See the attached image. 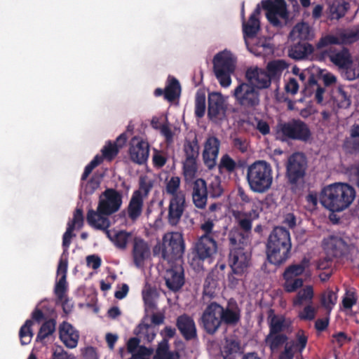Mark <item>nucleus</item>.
<instances>
[{
  "label": "nucleus",
  "instance_id": "11",
  "mask_svg": "<svg viewBox=\"0 0 359 359\" xmlns=\"http://www.w3.org/2000/svg\"><path fill=\"white\" fill-rule=\"evenodd\" d=\"M271 83V80L265 70L257 67L255 69L248 67V95L256 93L255 98L248 97V106H255L259 103L258 93L256 90L268 88Z\"/></svg>",
  "mask_w": 359,
  "mask_h": 359
},
{
  "label": "nucleus",
  "instance_id": "55",
  "mask_svg": "<svg viewBox=\"0 0 359 359\" xmlns=\"http://www.w3.org/2000/svg\"><path fill=\"white\" fill-rule=\"evenodd\" d=\"M101 151L102 154L101 156L103 157V159L111 161L117 156L119 150L117 145L109 141L102 149Z\"/></svg>",
  "mask_w": 359,
  "mask_h": 359
},
{
  "label": "nucleus",
  "instance_id": "35",
  "mask_svg": "<svg viewBox=\"0 0 359 359\" xmlns=\"http://www.w3.org/2000/svg\"><path fill=\"white\" fill-rule=\"evenodd\" d=\"M344 147L351 154H359V124L351 126L350 137L345 140Z\"/></svg>",
  "mask_w": 359,
  "mask_h": 359
},
{
  "label": "nucleus",
  "instance_id": "51",
  "mask_svg": "<svg viewBox=\"0 0 359 359\" xmlns=\"http://www.w3.org/2000/svg\"><path fill=\"white\" fill-rule=\"evenodd\" d=\"M67 283L65 276H60L59 280L56 283L54 292L57 302H62L67 297Z\"/></svg>",
  "mask_w": 359,
  "mask_h": 359
},
{
  "label": "nucleus",
  "instance_id": "58",
  "mask_svg": "<svg viewBox=\"0 0 359 359\" xmlns=\"http://www.w3.org/2000/svg\"><path fill=\"white\" fill-rule=\"evenodd\" d=\"M197 172L196 160L186 159L183 163V172L187 178L192 179Z\"/></svg>",
  "mask_w": 359,
  "mask_h": 359
},
{
  "label": "nucleus",
  "instance_id": "26",
  "mask_svg": "<svg viewBox=\"0 0 359 359\" xmlns=\"http://www.w3.org/2000/svg\"><path fill=\"white\" fill-rule=\"evenodd\" d=\"M177 327L186 341L197 338L195 323L189 316H179L177 319Z\"/></svg>",
  "mask_w": 359,
  "mask_h": 359
},
{
  "label": "nucleus",
  "instance_id": "14",
  "mask_svg": "<svg viewBox=\"0 0 359 359\" xmlns=\"http://www.w3.org/2000/svg\"><path fill=\"white\" fill-rule=\"evenodd\" d=\"M322 247L325 255L332 258L344 257L352 250V245L348 244L341 236L334 234L323 238Z\"/></svg>",
  "mask_w": 359,
  "mask_h": 359
},
{
  "label": "nucleus",
  "instance_id": "57",
  "mask_svg": "<svg viewBox=\"0 0 359 359\" xmlns=\"http://www.w3.org/2000/svg\"><path fill=\"white\" fill-rule=\"evenodd\" d=\"M285 280L284 283V289L287 292H292L303 285V280L300 278L295 277H283Z\"/></svg>",
  "mask_w": 359,
  "mask_h": 359
},
{
  "label": "nucleus",
  "instance_id": "47",
  "mask_svg": "<svg viewBox=\"0 0 359 359\" xmlns=\"http://www.w3.org/2000/svg\"><path fill=\"white\" fill-rule=\"evenodd\" d=\"M287 339V337L284 334L270 332L266 338V342L269 346L271 351L274 352L276 351L281 345L285 344Z\"/></svg>",
  "mask_w": 359,
  "mask_h": 359
},
{
  "label": "nucleus",
  "instance_id": "30",
  "mask_svg": "<svg viewBox=\"0 0 359 359\" xmlns=\"http://www.w3.org/2000/svg\"><path fill=\"white\" fill-rule=\"evenodd\" d=\"M297 343L290 341L285 344L284 351L281 352L279 359H293L297 348L301 352L305 348L307 342V337L303 332L297 334Z\"/></svg>",
  "mask_w": 359,
  "mask_h": 359
},
{
  "label": "nucleus",
  "instance_id": "15",
  "mask_svg": "<svg viewBox=\"0 0 359 359\" xmlns=\"http://www.w3.org/2000/svg\"><path fill=\"white\" fill-rule=\"evenodd\" d=\"M233 96L236 100L232 110L233 117L239 126H243L247 118V83L238 85L234 90Z\"/></svg>",
  "mask_w": 359,
  "mask_h": 359
},
{
  "label": "nucleus",
  "instance_id": "36",
  "mask_svg": "<svg viewBox=\"0 0 359 359\" xmlns=\"http://www.w3.org/2000/svg\"><path fill=\"white\" fill-rule=\"evenodd\" d=\"M199 144L197 135H195L192 140L186 139L183 145V151L186 159L197 160L199 156Z\"/></svg>",
  "mask_w": 359,
  "mask_h": 359
},
{
  "label": "nucleus",
  "instance_id": "16",
  "mask_svg": "<svg viewBox=\"0 0 359 359\" xmlns=\"http://www.w3.org/2000/svg\"><path fill=\"white\" fill-rule=\"evenodd\" d=\"M130 159L134 163H145L149 155V144L139 137H133L130 142L128 150Z\"/></svg>",
  "mask_w": 359,
  "mask_h": 359
},
{
  "label": "nucleus",
  "instance_id": "44",
  "mask_svg": "<svg viewBox=\"0 0 359 359\" xmlns=\"http://www.w3.org/2000/svg\"><path fill=\"white\" fill-rule=\"evenodd\" d=\"M337 300V294L331 290H325L320 296V304L329 314Z\"/></svg>",
  "mask_w": 359,
  "mask_h": 359
},
{
  "label": "nucleus",
  "instance_id": "29",
  "mask_svg": "<svg viewBox=\"0 0 359 359\" xmlns=\"http://www.w3.org/2000/svg\"><path fill=\"white\" fill-rule=\"evenodd\" d=\"M143 196L140 191H134L126 209L128 218L133 222L141 216L143 209Z\"/></svg>",
  "mask_w": 359,
  "mask_h": 359
},
{
  "label": "nucleus",
  "instance_id": "10",
  "mask_svg": "<svg viewBox=\"0 0 359 359\" xmlns=\"http://www.w3.org/2000/svg\"><path fill=\"white\" fill-rule=\"evenodd\" d=\"M272 180L271 168L266 162L259 161L248 166V184L252 191H266L270 188Z\"/></svg>",
  "mask_w": 359,
  "mask_h": 359
},
{
  "label": "nucleus",
  "instance_id": "20",
  "mask_svg": "<svg viewBox=\"0 0 359 359\" xmlns=\"http://www.w3.org/2000/svg\"><path fill=\"white\" fill-rule=\"evenodd\" d=\"M185 208V196H176L170 198L167 216L168 222L170 225L175 226L180 223Z\"/></svg>",
  "mask_w": 359,
  "mask_h": 359
},
{
  "label": "nucleus",
  "instance_id": "60",
  "mask_svg": "<svg viewBox=\"0 0 359 359\" xmlns=\"http://www.w3.org/2000/svg\"><path fill=\"white\" fill-rule=\"evenodd\" d=\"M83 224V212L81 208H76L73 215V219L67 224V227L72 226L74 230L76 226L78 228L82 227Z\"/></svg>",
  "mask_w": 359,
  "mask_h": 359
},
{
  "label": "nucleus",
  "instance_id": "49",
  "mask_svg": "<svg viewBox=\"0 0 359 359\" xmlns=\"http://www.w3.org/2000/svg\"><path fill=\"white\" fill-rule=\"evenodd\" d=\"M205 94L203 91H197L195 97V116L202 118L205 112Z\"/></svg>",
  "mask_w": 359,
  "mask_h": 359
},
{
  "label": "nucleus",
  "instance_id": "28",
  "mask_svg": "<svg viewBox=\"0 0 359 359\" xmlns=\"http://www.w3.org/2000/svg\"><path fill=\"white\" fill-rule=\"evenodd\" d=\"M158 292L156 287L146 285L142 290V298L144 303L146 314H161L157 310L156 302Z\"/></svg>",
  "mask_w": 359,
  "mask_h": 359
},
{
  "label": "nucleus",
  "instance_id": "17",
  "mask_svg": "<svg viewBox=\"0 0 359 359\" xmlns=\"http://www.w3.org/2000/svg\"><path fill=\"white\" fill-rule=\"evenodd\" d=\"M219 148L220 141L215 136H209L204 142L202 156L205 165L209 170H212L217 165Z\"/></svg>",
  "mask_w": 359,
  "mask_h": 359
},
{
  "label": "nucleus",
  "instance_id": "56",
  "mask_svg": "<svg viewBox=\"0 0 359 359\" xmlns=\"http://www.w3.org/2000/svg\"><path fill=\"white\" fill-rule=\"evenodd\" d=\"M224 192L219 177L215 178L208 187V196L210 198H217L220 197Z\"/></svg>",
  "mask_w": 359,
  "mask_h": 359
},
{
  "label": "nucleus",
  "instance_id": "43",
  "mask_svg": "<svg viewBox=\"0 0 359 359\" xmlns=\"http://www.w3.org/2000/svg\"><path fill=\"white\" fill-rule=\"evenodd\" d=\"M261 8L257 6L254 13L248 18V39L254 38L260 30L259 15Z\"/></svg>",
  "mask_w": 359,
  "mask_h": 359
},
{
  "label": "nucleus",
  "instance_id": "32",
  "mask_svg": "<svg viewBox=\"0 0 359 359\" xmlns=\"http://www.w3.org/2000/svg\"><path fill=\"white\" fill-rule=\"evenodd\" d=\"M313 51L314 48L311 43L298 42L291 46L288 50V55L292 59L299 60L307 57Z\"/></svg>",
  "mask_w": 359,
  "mask_h": 359
},
{
  "label": "nucleus",
  "instance_id": "1",
  "mask_svg": "<svg viewBox=\"0 0 359 359\" xmlns=\"http://www.w3.org/2000/svg\"><path fill=\"white\" fill-rule=\"evenodd\" d=\"M230 245L229 265L232 274L229 275V285L231 288L237 287L240 284L244 285L243 276L247 271V251L245 250V237L237 229L229 233Z\"/></svg>",
  "mask_w": 359,
  "mask_h": 359
},
{
  "label": "nucleus",
  "instance_id": "22",
  "mask_svg": "<svg viewBox=\"0 0 359 359\" xmlns=\"http://www.w3.org/2000/svg\"><path fill=\"white\" fill-rule=\"evenodd\" d=\"M150 248L148 243L141 238H135L132 250L134 264L140 268L150 256Z\"/></svg>",
  "mask_w": 359,
  "mask_h": 359
},
{
  "label": "nucleus",
  "instance_id": "62",
  "mask_svg": "<svg viewBox=\"0 0 359 359\" xmlns=\"http://www.w3.org/2000/svg\"><path fill=\"white\" fill-rule=\"evenodd\" d=\"M153 187V184L148 180L147 177L142 176L139 180V189L135 191H140L142 194L143 198L147 197Z\"/></svg>",
  "mask_w": 359,
  "mask_h": 359
},
{
  "label": "nucleus",
  "instance_id": "3",
  "mask_svg": "<svg viewBox=\"0 0 359 359\" xmlns=\"http://www.w3.org/2000/svg\"><path fill=\"white\" fill-rule=\"evenodd\" d=\"M355 189L346 183H334L325 187L320 196L321 204L332 212H342L355 198Z\"/></svg>",
  "mask_w": 359,
  "mask_h": 359
},
{
  "label": "nucleus",
  "instance_id": "24",
  "mask_svg": "<svg viewBox=\"0 0 359 359\" xmlns=\"http://www.w3.org/2000/svg\"><path fill=\"white\" fill-rule=\"evenodd\" d=\"M231 213L235 222L238 227H234L229 233L235 229L238 230L245 237V247L247 246V212L244 203H236L231 205Z\"/></svg>",
  "mask_w": 359,
  "mask_h": 359
},
{
  "label": "nucleus",
  "instance_id": "13",
  "mask_svg": "<svg viewBox=\"0 0 359 359\" xmlns=\"http://www.w3.org/2000/svg\"><path fill=\"white\" fill-rule=\"evenodd\" d=\"M261 4L266 11L267 20L273 27H282L283 24L278 18L288 20L289 12L285 0H262Z\"/></svg>",
  "mask_w": 359,
  "mask_h": 359
},
{
  "label": "nucleus",
  "instance_id": "39",
  "mask_svg": "<svg viewBox=\"0 0 359 359\" xmlns=\"http://www.w3.org/2000/svg\"><path fill=\"white\" fill-rule=\"evenodd\" d=\"M105 231L107 237L117 248L120 250H125L126 248L128 239L130 237V233L126 231H119L112 236L107 229Z\"/></svg>",
  "mask_w": 359,
  "mask_h": 359
},
{
  "label": "nucleus",
  "instance_id": "52",
  "mask_svg": "<svg viewBox=\"0 0 359 359\" xmlns=\"http://www.w3.org/2000/svg\"><path fill=\"white\" fill-rule=\"evenodd\" d=\"M309 86L315 90V100L318 104H322L323 102V94L325 93V88L322 87L320 84H318L316 81L315 76L313 75H311L309 79Z\"/></svg>",
  "mask_w": 359,
  "mask_h": 359
},
{
  "label": "nucleus",
  "instance_id": "5",
  "mask_svg": "<svg viewBox=\"0 0 359 359\" xmlns=\"http://www.w3.org/2000/svg\"><path fill=\"white\" fill-rule=\"evenodd\" d=\"M285 177L291 190L294 193L301 191L305 184V177L308 168L306 155L299 151L292 154L287 158Z\"/></svg>",
  "mask_w": 359,
  "mask_h": 359
},
{
  "label": "nucleus",
  "instance_id": "18",
  "mask_svg": "<svg viewBox=\"0 0 359 359\" xmlns=\"http://www.w3.org/2000/svg\"><path fill=\"white\" fill-rule=\"evenodd\" d=\"M226 111L225 100L219 93L212 92L208 95V115L210 120H222Z\"/></svg>",
  "mask_w": 359,
  "mask_h": 359
},
{
  "label": "nucleus",
  "instance_id": "41",
  "mask_svg": "<svg viewBox=\"0 0 359 359\" xmlns=\"http://www.w3.org/2000/svg\"><path fill=\"white\" fill-rule=\"evenodd\" d=\"M222 353L224 359H234L236 355L241 353V346L238 341L227 339L223 347Z\"/></svg>",
  "mask_w": 359,
  "mask_h": 359
},
{
  "label": "nucleus",
  "instance_id": "19",
  "mask_svg": "<svg viewBox=\"0 0 359 359\" xmlns=\"http://www.w3.org/2000/svg\"><path fill=\"white\" fill-rule=\"evenodd\" d=\"M313 289L311 285L306 286L297 292L293 304L296 307L304 306L303 312L299 314H316V309L313 305Z\"/></svg>",
  "mask_w": 359,
  "mask_h": 359
},
{
  "label": "nucleus",
  "instance_id": "50",
  "mask_svg": "<svg viewBox=\"0 0 359 359\" xmlns=\"http://www.w3.org/2000/svg\"><path fill=\"white\" fill-rule=\"evenodd\" d=\"M343 45L351 44L359 40V25L346 32L339 34Z\"/></svg>",
  "mask_w": 359,
  "mask_h": 359
},
{
  "label": "nucleus",
  "instance_id": "61",
  "mask_svg": "<svg viewBox=\"0 0 359 359\" xmlns=\"http://www.w3.org/2000/svg\"><path fill=\"white\" fill-rule=\"evenodd\" d=\"M338 95L337 98V105L339 108L346 109L351 105L350 97L347 93L344 91L341 86L337 89Z\"/></svg>",
  "mask_w": 359,
  "mask_h": 359
},
{
  "label": "nucleus",
  "instance_id": "31",
  "mask_svg": "<svg viewBox=\"0 0 359 359\" xmlns=\"http://www.w3.org/2000/svg\"><path fill=\"white\" fill-rule=\"evenodd\" d=\"M247 166V161L245 160L236 162L229 154H224L218 164V168L220 173L226 171L229 173L233 172L238 170H242Z\"/></svg>",
  "mask_w": 359,
  "mask_h": 359
},
{
  "label": "nucleus",
  "instance_id": "64",
  "mask_svg": "<svg viewBox=\"0 0 359 359\" xmlns=\"http://www.w3.org/2000/svg\"><path fill=\"white\" fill-rule=\"evenodd\" d=\"M140 340L137 337L130 338L127 343V349L129 353L132 354L131 358L133 357V355L138 353L140 349L144 346H139Z\"/></svg>",
  "mask_w": 359,
  "mask_h": 359
},
{
  "label": "nucleus",
  "instance_id": "59",
  "mask_svg": "<svg viewBox=\"0 0 359 359\" xmlns=\"http://www.w3.org/2000/svg\"><path fill=\"white\" fill-rule=\"evenodd\" d=\"M102 161L103 157L100 156V155H96L93 159L85 167L81 180L82 181L86 180L93 169L100 165Z\"/></svg>",
  "mask_w": 359,
  "mask_h": 359
},
{
  "label": "nucleus",
  "instance_id": "63",
  "mask_svg": "<svg viewBox=\"0 0 359 359\" xmlns=\"http://www.w3.org/2000/svg\"><path fill=\"white\" fill-rule=\"evenodd\" d=\"M74 230L72 226L67 227L66 231L62 236V248L63 255L68 253V249L72 242V238L76 235L73 233Z\"/></svg>",
  "mask_w": 359,
  "mask_h": 359
},
{
  "label": "nucleus",
  "instance_id": "45",
  "mask_svg": "<svg viewBox=\"0 0 359 359\" xmlns=\"http://www.w3.org/2000/svg\"><path fill=\"white\" fill-rule=\"evenodd\" d=\"M180 178L177 176H172L166 183L165 192L170 196V198H174L176 196H185L184 193L180 190Z\"/></svg>",
  "mask_w": 359,
  "mask_h": 359
},
{
  "label": "nucleus",
  "instance_id": "33",
  "mask_svg": "<svg viewBox=\"0 0 359 359\" xmlns=\"http://www.w3.org/2000/svg\"><path fill=\"white\" fill-rule=\"evenodd\" d=\"M290 36L292 40L299 39L306 41L313 39L312 29L307 22L297 23L290 32Z\"/></svg>",
  "mask_w": 359,
  "mask_h": 359
},
{
  "label": "nucleus",
  "instance_id": "23",
  "mask_svg": "<svg viewBox=\"0 0 359 359\" xmlns=\"http://www.w3.org/2000/svg\"><path fill=\"white\" fill-rule=\"evenodd\" d=\"M192 200L195 206L199 209H203L206 206L208 186L206 182L202 178L196 180L193 184Z\"/></svg>",
  "mask_w": 359,
  "mask_h": 359
},
{
  "label": "nucleus",
  "instance_id": "53",
  "mask_svg": "<svg viewBox=\"0 0 359 359\" xmlns=\"http://www.w3.org/2000/svg\"><path fill=\"white\" fill-rule=\"evenodd\" d=\"M217 281L213 274H208L205 280L203 285V295L210 298L215 297Z\"/></svg>",
  "mask_w": 359,
  "mask_h": 359
},
{
  "label": "nucleus",
  "instance_id": "48",
  "mask_svg": "<svg viewBox=\"0 0 359 359\" xmlns=\"http://www.w3.org/2000/svg\"><path fill=\"white\" fill-rule=\"evenodd\" d=\"M55 325L56 321L54 319L45 321L40 327L36 339L43 341L46 337L51 335L55 332Z\"/></svg>",
  "mask_w": 359,
  "mask_h": 359
},
{
  "label": "nucleus",
  "instance_id": "46",
  "mask_svg": "<svg viewBox=\"0 0 359 359\" xmlns=\"http://www.w3.org/2000/svg\"><path fill=\"white\" fill-rule=\"evenodd\" d=\"M57 301L43 299L36 306L31 314H53Z\"/></svg>",
  "mask_w": 359,
  "mask_h": 359
},
{
  "label": "nucleus",
  "instance_id": "42",
  "mask_svg": "<svg viewBox=\"0 0 359 359\" xmlns=\"http://www.w3.org/2000/svg\"><path fill=\"white\" fill-rule=\"evenodd\" d=\"M332 45H343V41H341L339 34H327L322 36L316 43V48L320 50L325 48H329Z\"/></svg>",
  "mask_w": 359,
  "mask_h": 359
},
{
  "label": "nucleus",
  "instance_id": "2",
  "mask_svg": "<svg viewBox=\"0 0 359 359\" xmlns=\"http://www.w3.org/2000/svg\"><path fill=\"white\" fill-rule=\"evenodd\" d=\"M122 194L114 189H107L100 196L97 211L90 209L88 211L86 220L90 226L106 230L110 226L107 216L116 212L122 205Z\"/></svg>",
  "mask_w": 359,
  "mask_h": 359
},
{
  "label": "nucleus",
  "instance_id": "34",
  "mask_svg": "<svg viewBox=\"0 0 359 359\" xmlns=\"http://www.w3.org/2000/svg\"><path fill=\"white\" fill-rule=\"evenodd\" d=\"M270 332L279 333L287 330L291 325V320L285 318V316H269V318Z\"/></svg>",
  "mask_w": 359,
  "mask_h": 359
},
{
  "label": "nucleus",
  "instance_id": "37",
  "mask_svg": "<svg viewBox=\"0 0 359 359\" xmlns=\"http://www.w3.org/2000/svg\"><path fill=\"white\" fill-rule=\"evenodd\" d=\"M287 67V64L283 60L269 62L266 66V72L271 81L279 80L283 72Z\"/></svg>",
  "mask_w": 359,
  "mask_h": 359
},
{
  "label": "nucleus",
  "instance_id": "7",
  "mask_svg": "<svg viewBox=\"0 0 359 359\" xmlns=\"http://www.w3.org/2000/svg\"><path fill=\"white\" fill-rule=\"evenodd\" d=\"M326 56L331 62L343 70V76L346 80L353 81L359 77V64H353L348 48L343 47L338 50L335 48L330 47L320 53L321 60Z\"/></svg>",
  "mask_w": 359,
  "mask_h": 359
},
{
  "label": "nucleus",
  "instance_id": "4",
  "mask_svg": "<svg viewBox=\"0 0 359 359\" xmlns=\"http://www.w3.org/2000/svg\"><path fill=\"white\" fill-rule=\"evenodd\" d=\"M292 243L290 231L276 226L271 232L266 243V257L269 263L280 266L290 257Z\"/></svg>",
  "mask_w": 359,
  "mask_h": 359
},
{
  "label": "nucleus",
  "instance_id": "25",
  "mask_svg": "<svg viewBox=\"0 0 359 359\" xmlns=\"http://www.w3.org/2000/svg\"><path fill=\"white\" fill-rule=\"evenodd\" d=\"M241 316H201L203 327L207 333L214 334L219 327L222 320L227 323H236Z\"/></svg>",
  "mask_w": 359,
  "mask_h": 359
},
{
  "label": "nucleus",
  "instance_id": "21",
  "mask_svg": "<svg viewBox=\"0 0 359 359\" xmlns=\"http://www.w3.org/2000/svg\"><path fill=\"white\" fill-rule=\"evenodd\" d=\"M165 281L166 286L172 291L176 292L184 284V269L181 264H175L165 271Z\"/></svg>",
  "mask_w": 359,
  "mask_h": 359
},
{
  "label": "nucleus",
  "instance_id": "9",
  "mask_svg": "<svg viewBox=\"0 0 359 359\" xmlns=\"http://www.w3.org/2000/svg\"><path fill=\"white\" fill-rule=\"evenodd\" d=\"M276 135L281 141L291 140L307 142L311 137V132L304 121L293 118L287 122L278 123L276 126Z\"/></svg>",
  "mask_w": 359,
  "mask_h": 359
},
{
  "label": "nucleus",
  "instance_id": "12",
  "mask_svg": "<svg viewBox=\"0 0 359 359\" xmlns=\"http://www.w3.org/2000/svg\"><path fill=\"white\" fill-rule=\"evenodd\" d=\"M217 251V242L213 236H201L194 245V259L211 264L214 262Z\"/></svg>",
  "mask_w": 359,
  "mask_h": 359
},
{
  "label": "nucleus",
  "instance_id": "27",
  "mask_svg": "<svg viewBox=\"0 0 359 359\" xmlns=\"http://www.w3.org/2000/svg\"><path fill=\"white\" fill-rule=\"evenodd\" d=\"M59 334L60 339L67 347L73 348L77 346L79 335L71 324L63 322L60 325Z\"/></svg>",
  "mask_w": 359,
  "mask_h": 359
},
{
  "label": "nucleus",
  "instance_id": "38",
  "mask_svg": "<svg viewBox=\"0 0 359 359\" xmlns=\"http://www.w3.org/2000/svg\"><path fill=\"white\" fill-rule=\"evenodd\" d=\"M181 93V86L179 81L175 77H168V83L165 88L164 97L172 102L177 98Z\"/></svg>",
  "mask_w": 359,
  "mask_h": 359
},
{
  "label": "nucleus",
  "instance_id": "54",
  "mask_svg": "<svg viewBox=\"0 0 359 359\" xmlns=\"http://www.w3.org/2000/svg\"><path fill=\"white\" fill-rule=\"evenodd\" d=\"M32 325V321L27 320L20 330L19 335L22 345L28 344L30 342L32 336L31 327Z\"/></svg>",
  "mask_w": 359,
  "mask_h": 359
},
{
  "label": "nucleus",
  "instance_id": "8",
  "mask_svg": "<svg viewBox=\"0 0 359 359\" xmlns=\"http://www.w3.org/2000/svg\"><path fill=\"white\" fill-rule=\"evenodd\" d=\"M236 57L228 50L217 53L212 59L213 72L220 86L227 88L231 85V76L236 66Z\"/></svg>",
  "mask_w": 359,
  "mask_h": 359
},
{
  "label": "nucleus",
  "instance_id": "40",
  "mask_svg": "<svg viewBox=\"0 0 359 359\" xmlns=\"http://www.w3.org/2000/svg\"><path fill=\"white\" fill-rule=\"evenodd\" d=\"M310 266V259L304 257L299 264H292L286 268L283 277H296L302 275Z\"/></svg>",
  "mask_w": 359,
  "mask_h": 359
},
{
  "label": "nucleus",
  "instance_id": "6",
  "mask_svg": "<svg viewBox=\"0 0 359 359\" xmlns=\"http://www.w3.org/2000/svg\"><path fill=\"white\" fill-rule=\"evenodd\" d=\"M185 250L182 233L169 232L163 235L162 242L157 243L153 248L154 255L161 257L168 262L182 259Z\"/></svg>",
  "mask_w": 359,
  "mask_h": 359
}]
</instances>
